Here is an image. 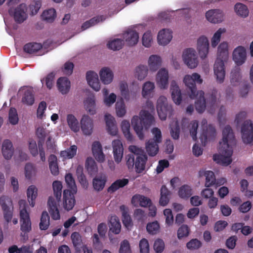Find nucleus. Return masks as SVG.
Listing matches in <instances>:
<instances>
[{"instance_id": "nucleus-12", "label": "nucleus", "mask_w": 253, "mask_h": 253, "mask_svg": "<svg viewBox=\"0 0 253 253\" xmlns=\"http://www.w3.org/2000/svg\"><path fill=\"white\" fill-rule=\"evenodd\" d=\"M184 63L191 69L196 68L198 64V60L195 50L193 48L185 49L182 55Z\"/></svg>"}, {"instance_id": "nucleus-55", "label": "nucleus", "mask_w": 253, "mask_h": 253, "mask_svg": "<svg viewBox=\"0 0 253 253\" xmlns=\"http://www.w3.org/2000/svg\"><path fill=\"white\" fill-rule=\"evenodd\" d=\"M160 225L157 221L149 222L146 226L147 232L151 235H156L160 231Z\"/></svg>"}, {"instance_id": "nucleus-1", "label": "nucleus", "mask_w": 253, "mask_h": 253, "mask_svg": "<svg viewBox=\"0 0 253 253\" xmlns=\"http://www.w3.org/2000/svg\"><path fill=\"white\" fill-rule=\"evenodd\" d=\"M183 82L187 86V91L191 99H196L195 108L199 113L204 112L207 107L209 111L213 114L218 106V91L216 89H212L206 94V99L204 97L205 93L202 90H197L196 82L202 84L203 82L201 76L198 73H193L191 76L186 75Z\"/></svg>"}, {"instance_id": "nucleus-9", "label": "nucleus", "mask_w": 253, "mask_h": 253, "mask_svg": "<svg viewBox=\"0 0 253 253\" xmlns=\"http://www.w3.org/2000/svg\"><path fill=\"white\" fill-rule=\"evenodd\" d=\"M242 138L246 144L253 145V123L251 120H246L241 126Z\"/></svg>"}, {"instance_id": "nucleus-54", "label": "nucleus", "mask_w": 253, "mask_h": 253, "mask_svg": "<svg viewBox=\"0 0 253 253\" xmlns=\"http://www.w3.org/2000/svg\"><path fill=\"white\" fill-rule=\"evenodd\" d=\"M121 128L126 138L128 140H131L132 139V135L130 132L129 122L126 120H124L121 124Z\"/></svg>"}, {"instance_id": "nucleus-45", "label": "nucleus", "mask_w": 253, "mask_h": 253, "mask_svg": "<svg viewBox=\"0 0 253 253\" xmlns=\"http://www.w3.org/2000/svg\"><path fill=\"white\" fill-rule=\"evenodd\" d=\"M234 9L237 15L246 17L249 14V10L247 6L241 3H237L234 6Z\"/></svg>"}, {"instance_id": "nucleus-64", "label": "nucleus", "mask_w": 253, "mask_h": 253, "mask_svg": "<svg viewBox=\"0 0 253 253\" xmlns=\"http://www.w3.org/2000/svg\"><path fill=\"white\" fill-rule=\"evenodd\" d=\"M231 82L232 83L238 82L241 79L240 68L238 67H235L231 73Z\"/></svg>"}, {"instance_id": "nucleus-3", "label": "nucleus", "mask_w": 253, "mask_h": 253, "mask_svg": "<svg viewBox=\"0 0 253 253\" xmlns=\"http://www.w3.org/2000/svg\"><path fill=\"white\" fill-rule=\"evenodd\" d=\"M228 58V43L221 42L218 47L217 57L214 64V73L216 81L219 83L224 82L225 71L224 62Z\"/></svg>"}, {"instance_id": "nucleus-60", "label": "nucleus", "mask_w": 253, "mask_h": 253, "mask_svg": "<svg viewBox=\"0 0 253 253\" xmlns=\"http://www.w3.org/2000/svg\"><path fill=\"white\" fill-rule=\"evenodd\" d=\"M71 238L74 246L76 248H80L82 244V237L79 233L73 232L71 236Z\"/></svg>"}, {"instance_id": "nucleus-23", "label": "nucleus", "mask_w": 253, "mask_h": 253, "mask_svg": "<svg viewBox=\"0 0 253 253\" xmlns=\"http://www.w3.org/2000/svg\"><path fill=\"white\" fill-rule=\"evenodd\" d=\"M105 121L108 132L112 135H116L118 132V128L114 118L110 114H106Z\"/></svg>"}, {"instance_id": "nucleus-37", "label": "nucleus", "mask_w": 253, "mask_h": 253, "mask_svg": "<svg viewBox=\"0 0 253 253\" xmlns=\"http://www.w3.org/2000/svg\"><path fill=\"white\" fill-rule=\"evenodd\" d=\"M22 102L23 104L30 106L34 103L35 96L32 89H28L25 91L22 98Z\"/></svg>"}, {"instance_id": "nucleus-46", "label": "nucleus", "mask_w": 253, "mask_h": 253, "mask_svg": "<svg viewBox=\"0 0 253 253\" xmlns=\"http://www.w3.org/2000/svg\"><path fill=\"white\" fill-rule=\"evenodd\" d=\"M148 71L147 66L140 65L135 69V77L140 81L143 80L147 76Z\"/></svg>"}, {"instance_id": "nucleus-58", "label": "nucleus", "mask_w": 253, "mask_h": 253, "mask_svg": "<svg viewBox=\"0 0 253 253\" xmlns=\"http://www.w3.org/2000/svg\"><path fill=\"white\" fill-rule=\"evenodd\" d=\"M216 183V179L214 173L211 170H208L206 176L205 186L210 187Z\"/></svg>"}, {"instance_id": "nucleus-21", "label": "nucleus", "mask_w": 253, "mask_h": 253, "mask_svg": "<svg viewBox=\"0 0 253 253\" xmlns=\"http://www.w3.org/2000/svg\"><path fill=\"white\" fill-rule=\"evenodd\" d=\"M206 17L209 22L218 23L222 21L223 13L219 9H211L206 12Z\"/></svg>"}, {"instance_id": "nucleus-43", "label": "nucleus", "mask_w": 253, "mask_h": 253, "mask_svg": "<svg viewBox=\"0 0 253 253\" xmlns=\"http://www.w3.org/2000/svg\"><path fill=\"white\" fill-rule=\"evenodd\" d=\"M68 124L73 131L77 132L80 130L79 122L76 118L72 114H69L67 117Z\"/></svg>"}, {"instance_id": "nucleus-22", "label": "nucleus", "mask_w": 253, "mask_h": 253, "mask_svg": "<svg viewBox=\"0 0 253 253\" xmlns=\"http://www.w3.org/2000/svg\"><path fill=\"white\" fill-rule=\"evenodd\" d=\"M172 38V31L167 29H163L161 30L157 36L158 43L162 45L168 44L170 42Z\"/></svg>"}, {"instance_id": "nucleus-40", "label": "nucleus", "mask_w": 253, "mask_h": 253, "mask_svg": "<svg viewBox=\"0 0 253 253\" xmlns=\"http://www.w3.org/2000/svg\"><path fill=\"white\" fill-rule=\"evenodd\" d=\"M85 110L90 114L94 115L96 113L95 97L93 95L87 97L84 101Z\"/></svg>"}, {"instance_id": "nucleus-63", "label": "nucleus", "mask_w": 253, "mask_h": 253, "mask_svg": "<svg viewBox=\"0 0 253 253\" xmlns=\"http://www.w3.org/2000/svg\"><path fill=\"white\" fill-rule=\"evenodd\" d=\"M152 41V36L151 32L147 31L142 37V42L143 45L146 47H149L151 45Z\"/></svg>"}, {"instance_id": "nucleus-29", "label": "nucleus", "mask_w": 253, "mask_h": 253, "mask_svg": "<svg viewBox=\"0 0 253 253\" xmlns=\"http://www.w3.org/2000/svg\"><path fill=\"white\" fill-rule=\"evenodd\" d=\"M70 86V81L66 77H60L57 81L58 89L62 94H66L69 92Z\"/></svg>"}, {"instance_id": "nucleus-48", "label": "nucleus", "mask_w": 253, "mask_h": 253, "mask_svg": "<svg viewBox=\"0 0 253 253\" xmlns=\"http://www.w3.org/2000/svg\"><path fill=\"white\" fill-rule=\"evenodd\" d=\"M135 200H137L139 202V205L142 207H149L152 205L151 200L143 195H135L133 196L131 202L133 203Z\"/></svg>"}, {"instance_id": "nucleus-41", "label": "nucleus", "mask_w": 253, "mask_h": 253, "mask_svg": "<svg viewBox=\"0 0 253 253\" xmlns=\"http://www.w3.org/2000/svg\"><path fill=\"white\" fill-rule=\"evenodd\" d=\"M85 168L88 173L91 175L95 174L98 170L96 164L92 158H87L85 162Z\"/></svg>"}, {"instance_id": "nucleus-30", "label": "nucleus", "mask_w": 253, "mask_h": 253, "mask_svg": "<svg viewBox=\"0 0 253 253\" xmlns=\"http://www.w3.org/2000/svg\"><path fill=\"white\" fill-rule=\"evenodd\" d=\"M14 148L12 142L8 139L5 140L2 145V153L4 158L9 160L13 155Z\"/></svg>"}, {"instance_id": "nucleus-49", "label": "nucleus", "mask_w": 253, "mask_h": 253, "mask_svg": "<svg viewBox=\"0 0 253 253\" xmlns=\"http://www.w3.org/2000/svg\"><path fill=\"white\" fill-rule=\"evenodd\" d=\"M77 149L76 145H72L67 150L61 151L60 156L64 159H71L76 155Z\"/></svg>"}, {"instance_id": "nucleus-7", "label": "nucleus", "mask_w": 253, "mask_h": 253, "mask_svg": "<svg viewBox=\"0 0 253 253\" xmlns=\"http://www.w3.org/2000/svg\"><path fill=\"white\" fill-rule=\"evenodd\" d=\"M152 132L154 136L146 142L145 149L150 156H155L159 151L158 144L162 141V133L160 129L157 127L153 128Z\"/></svg>"}, {"instance_id": "nucleus-47", "label": "nucleus", "mask_w": 253, "mask_h": 253, "mask_svg": "<svg viewBox=\"0 0 253 253\" xmlns=\"http://www.w3.org/2000/svg\"><path fill=\"white\" fill-rule=\"evenodd\" d=\"M56 11L54 8H50L44 11L42 15V19L47 22H52L56 17Z\"/></svg>"}, {"instance_id": "nucleus-18", "label": "nucleus", "mask_w": 253, "mask_h": 253, "mask_svg": "<svg viewBox=\"0 0 253 253\" xmlns=\"http://www.w3.org/2000/svg\"><path fill=\"white\" fill-rule=\"evenodd\" d=\"M233 59L239 66L242 65L246 59V51L244 47L239 46L233 52Z\"/></svg>"}, {"instance_id": "nucleus-62", "label": "nucleus", "mask_w": 253, "mask_h": 253, "mask_svg": "<svg viewBox=\"0 0 253 253\" xmlns=\"http://www.w3.org/2000/svg\"><path fill=\"white\" fill-rule=\"evenodd\" d=\"M9 121L12 125H16L18 122L17 110L14 108H10L9 111Z\"/></svg>"}, {"instance_id": "nucleus-34", "label": "nucleus", "mask_w": 253, "mask_h": 253, "mask_svg": "<svg viewBox=\"0 0 253 253\" xmlns=\"http://www.w3.org/2000/svg\"><path fill=\"white\" fill-rule=\"evenodd\" d=\"M120 211L122 213V221L124 225L128 228L132 225V219L128 213L127 209L125 205H122L120 207Z\"/></svg>"}, {"instance_id": "nucleus-35", "label": "nucleus", "mask_w": 253, "mask_h": 253, "mask_svg": "<svg viewBox=\"0 0 253 253\" xmlns=\"http://www.w3.org/2000/svg\"><path fill=\"white\" fill-rule=\"evenodd\" d=\"M155 84L151 82H147L143 85L142 95L143 97L148 98L153 95Z\"/></svg>"}, {"instance_id": "nucleus-26", "label": "nucleus", "mask_w": 253, "mask_h": 253, "mask_svg": "<svg viewBox=\"0 0 253 253\" xmlns=\"http://www.w3.org/2000/svg\"><path fill=\"white\" fill-rule=\"evenodd\" d=\"M123 38L128 45L133 46L138 42V33L134 30H128L123 34Z\"/></svg>"}, {"instance_id": "nucleus-11", "label": "nucleus", "mask_w": 253, "mask_h": 253, "mask_svg": "<svg viewBox=\"0 0 253 253\" xmlns=\"http://www.w3.org/2000/svg\"><path fill=\"white\" fill-rule=\"evenodd\" d=\"M0 204L3 212L4 218L8 223L12 219L13 206L11 199L7 196H2L0 198Z\"/></svg>"}, {"instance_id": "nucleus-51", "label": "nucleus", "mask_w": 253, "mask_h": 253, "mask_svg": "<svg viewBox=\"0 0 253 253\" xmlns=\"http://www.w3.org/2000/svg\"><path fill=\"white\" fill-rule=\"evenodd\" d=\"M52 187L54 192V195L57 201L60 202L61 201L62 184L59 181H54L52 183Z\"/></svg>"}, {"instance_id": "nucleus-25", "label": "nucleus", "mask_w": 253, "mask_h": 253, "mask_svg": "<svg viewBox=\"0 0 253 253\" xmlns=\"http://www.w3.org/2000/svg\"><path fill=\"white\" fill-rule=\"evenodd\" d=\"M93 156L97 161L102 163L105 160V155L102 151V145L99 141H95L92 145Z\"/></svg>"}, {"instance_id": "nucleus-31", "label": "nucleus", "mask_w": 253, "mask_h": 253, "mask_svg": "<svg viewBox=\"0 0 253 253\" xmlns=\"http://www.w3.org/2000/svg\"><path fill=\"white\" fill-rule=\"evenodd\" d=\"M162 60L160 56L157 55H152L148 60V65L150 70L152 71H157L161 66Z\"/></svg>"}, {"instance_id": "nucleus-59", "label": "nucleus", "mask_w": 253, "mask_h": 253, "mask_svg": "<svg viewBox=\"0 0 253 253\" xmlns=\"http://www.w3.org/2000/svg\"><path fill=\"white\" fill-rule=\"evenodd\" d=\"M225 32L224 29L219 28L213 35L211 39V46L215 47L219 43L221 34Z\"/></svg>"}, {"instance_id": "nucleus-52", "label": "nucleus", "mask_w": 253, "mask_h": 253, "mask_svg": "<svg viewBox=\"0 0 253 253\" xmlns=\"http://www.w3.org/2000/svg\"><path fill=\"white\" fill-rule=\"evenodd\" d=\"M49 216L46 211L42 212L39 224L40 228L42 230H46L49 225Z\"/></svg>"}, {"instance_id": "nucleus-44", "label": "nucleus", "mask_w": 253, "mask_h": 253, "mask_svg": "<svg viewBox=\"0 0 253 253\" xmlns=\"http://www.w3.org/2000/svg\"><path fill=\"white\" fill-rule=\"evenodd\" d=\"M104 19V17L102 15L94 17L89 20L86 21L84 23L82 26V30H85L87 28L97 24L100 21H103Z\"/></svg>"}, {"instance_id": "nucleus-15", "label": "nucleus", "mask_w": 253, "mask_h": 253, "mask_svg": "<svg viewBox=\"0 0 253 253\" xmlns=\"http://www.w3.org/2000/svg\"><path fill=\"white\" fill-rule=\"evenodd\" d=\"M157 84L161 89H166L168 86L169 73L165 68L160 69L156 78Z\"/></svg>"}, {"instance_id": "nucleus-6", "label": "nucleus", "mask_w": 253, "mask_h": 253, "mask_svg": "<svg viewBox=\"0 0 253 253\" xmlns=\"http://www.w3.org/2000/svg\"><path fill=\"white\" fill-rule=\"evenodd\" d=\"M128 149L130 152L136 154L134 167L135 171L138 173H142L145 170L147 161V156L144 150L134 145L130 146Z\"/></svg>"}, {"instance_id": "nucleus-36", "label": "nucleus", "mask_w": 253, "mask_h": 253, "mask_svg": "<svg viewBox=\"0 0 253 253\" xmlns=\"http://www.w3.org/2000/svg\"><path fill=\"white\" fill-rule=\"evenodd\" d=\"M128 179L126 178L120 179L114 182L111 186L108 188V191L109 192H114L119 188H123L128 183Z\"/></svg>"}, {"instance_id": "nucleus-2", "label": "nucleus", "mask_w": 253, "mask_h": 253, "mask_svg": "<svg viewBox=\"0 0 253 253\" xmlns=\"http://www.w3.org/2000/svg\"><path fill=\"white\" fill-rule=\"evenodd\" d=\"M222 135V141L219 142L220 154H214L213 159L218 164L227 166L232 162L233 150L231 145L235 144L236 140L233 130L229 125L225 126L223 129Z\"/></svg>"}, {"instance_id": "nucleus-50", "label": "nucleus", "mask_w": 253, "mask_h": 253, "mask_svg": "<svg viewBox=\"0 0 253 253\" xmlns=\"http://www.w3.org/2000/svg\"><path fill=\"white\" fill-rule=\"evenodd\" d=\"M124 42L123 40L120 39H114L108 42L107 46L108 48L113 50H119L122 49L124 45Z\"/></svg>"}, {"instance_id": "nucleus-56", "label": "nucleus", "mask_w": 253, "mask_h": 253, "mask_svg": "<svg viewBox=\"0 0 253 253\" xmlns=\"http://www.w3.org/2000/svg\"><path fill=\"white\" fill-rule=\"evenodd\" d=\"M65 179L68 187L70 189V190L72 192H74V193H76L77 188L75 180L72 174L70 173L66 174L65 177Z\"/></svg>"}, {"instance_id": "nucleus-13", "label": "nucleus", "mask_w": 253, "mask_h": 253, "mask_svg": "<svg viewBox=\"0 0 253 253\" xmlns=\"http://www.w3.org/2000/svg\"><path fill=\"white\" fill-rule=\"evenodd\" d=\"M26 6L24 4L18 5L12 12L11 9L9 11V14L12 15L15 21L19 24L23 23L27 18Z\"/></svg>"}, {"instance_id": "nucleus-27", "label": "nucleus", "mask_w": 253, "mask_h": 253, "mask_svg": "<svg viewBox=\"0 0 253 253\" xmlns=\"http://www.w3.org/2000/svg\"><path fill=\"white\" fill-rule=\"evenodd\" d=\"M48 211L51 218L53 220H58L60 218L56 202L52 197H49L47 202Z\"/></svg>"}, {"instance_id": "nucleus-14", "label": "nucleus", "mask_w": 253, "mask_h": 253, "mask_svg": "<svg viewBox=\"0 0 253 253\" xmlns=\"http://www.w3.org/2000/svg\"><path fill=\"white\" fill-rule=\"evenodd\" d=\"M75 193L71 191L69 189H66L63 191V207L68 211L72 210L75 205L76 201L74 197Z\"/></svg>"}, {"instance_id": "nucleus-39", "label": "nucleus", "mask_w": 253, "mask_h": 253, "mask_svg": "<svg viewBox=\"0 0 253 253\" xmlns=\"http://www.w3.org/2000/svg\"><path fill=\"white\" fill-rule=\"evenodd\" d=\"M42 45L37 42H29L26 44L23 47L24 51L29 54L37 53L42 48Z\"/></svg>"}, {"instance_id": "nucleus-10", "label": "nucleus", "mask_w": 253, "mask_h": 253, "mask_svg": "<svg viewBox=\"0 0 253 253\" xmlns=\"http://www.w3.org/2000/svg\"><path fill=\"white\" fill-rule=\"evenodd\" d=\"M202 124V131L200 136V139L202 144L205 146L208 140L210 141L215 138L216 130L214 127L211 125H209L208 126H204L205 124H207L206 120H203Z\"/></svg>"}, {"instance_id": "nucleus-32", "label": "nucleus", "mask_w": 253, "mask_h": 253, "mask_svg": "<svg viewBox=\"0 0 253 253\" xmlns=\"http://www.w3.org/2000/svg\"><path fill=\"white\" fill-rule=\"evenodd\" d=\"M48 162L51 174L55 176L59 174V168L56 156L51 154L48 158Z\"/></svg>"}, {"instance_id": "nucleus-38", "label": "nucleus", "mask_w": 253, "mask_h": 253, "mask_svg": "<svg viewBox=\"0 0 253 253\" xmlns=\"http://www.w3.org/2000/svg\"><path fill=\"white\" fill-rule=\"evenodd\" d=\"M27 195L30 205L33 207L38 195V189L34 185L30 186L27 189Z\"/></svg>"}, {"instance_id": "nucleus-16", "label": "nucleus", "mask_w": 253, "mask_h": 253, "mask_svg": "<svg viewBox=\"0 0 253 253\" xmlns=\"http://www.w3.org/2000/svg\"><path fill=\"white\" fill-rule=\"evenodd\" d=\"M209 41L207 37L202 36L197 41V49L202 59L207 57L209 52Z\"/></svg>"}, {"instance_id": "nucleus-42", "label": "nucleus", "mask_w": 253, "mask_h": 253, "mask_svg": "<svg viewBox=\"0 0 253 253\" xmlns=\"http://www.w3.org/2000/svg\"><path fill=\"white\" fill-rule=\"evenodd\" d=\"M106 182L105 176H96L93 179V186L95 190L101 191L104 187Z\"/></svg>"}, {"instance_id": "nucleus-17", "label": "nucleus", "mask_w": 253, "mask_h": 253, "mask_svg": "<svg viewBox=\"0 0 253 253\" xmlns=\"http://www.w3.org/2000/svg\"><path fill=\"white\" fill-rule=\"evenodd\" d=\"M113 153L115 162L119 164L122 160L124 153V148L121 141L119 139L114 140L112 142Z\"/></svg>"}, {"instance_id": "nucleus-28", "label": "nucleus", "mask_w": 253, "mask_h": 253, "mask_svg": "<svg viewBox=\"0 0 253 253\" xmlns=\"http://www.w3.org/2000/svg\"><path fill=\"white\" fill-rule=\"evenodd\" d=\"M100 78L102 83L105 84H110L113 79L114 74L108 67H104L99 72Z\"/></svg>"}, {"instance_id": "nucleus-57", "label": "nucleus", "mask_w": 253, "mask_h": 253, "mask_svg": "<svg viewBox=\"0 0 253 253\" xmlns=\"http://www.w3.org/2000/svg\"><path fill=\"white\" fill-rule=\"evenodd\" d=\"M116 110L117 115L119 117H122L126 114V106L122 99H121L120 101H118L116 102Z\"/></svg>"}, {"instance_id": "nucleus-20", "label": "nucleus", "mask_w": 253, "mask_h": 253, "mask_svg": "<svg viewBox=\"0 0 253 253\" xmlns=\"http://www.w3.org/2000/svg\"><path fill=\"white\" fill-rule=\"evenodd\" d=\"M93 122L87 115H84L81 120V129L84 135H90L93 129Z\"/></svg>"}, {"instance_id": "nucleus-19", "label": "nucleus", "mask_w": 253, "mask_h": 253, "mask_svg": "<svg viewBox=\"0 0 253 253\" xmlns=\"http://www.w3.org/2000/svg\"><path fill=\"white\" fill-rule=\"evenodd\" d=\"M86 79L89 86L95 91L100 89V83L97 73L94 71H89L86 74Z\"/></svg>"}, {"instance_id": "nucleus-53", "label": "nucleus", "mask_w": 253, "mask_h": 253, "mask_svg": "<svg viewBox=\"0 0 253 253\" xmlns=\"http://www.w3.org/2000/svg\"><path fill=\"white\" fill-rule=\"evenodd\" d=\"M192 194V190L190 186L187 185L182 186L178 191V195L183 199H187Z\"/></svg>"}, {"instance_id": "nucleus-61", "label": "nucleus", "mask_w": 253, "mask_h": 253, "mask_svg": "<svg viewBox=\"0 0 253 253\" xmlns=\"http://www.w3.org/2000/svg\"><path fill=\"white\" fill-rule=\"evenodd\" d=\"M136 154L133 153L126 156V165L129 169H133L135 167Z\"/></svg>"}, {"instance_id": "nucleus-8", "label": "nucleus", "mask_w": 253, "mask_h": 253, "mask_svg": "<svg viewBox=\"0 0 253 253\" xmlns=\"http://www.w3.org/2000/svg\"><path fill=\"white\" fill-rule=\"evenodd\" d=\"M157 110L161 120H166L168 116L170 117L173 114L172 106L168 104L167 98L164 96H161L158 98Z\"/></svg>"}, {"instance_id": "nucleus-24", "label": "nucleus", "mask_w": 253, "mask_h": 253, "mask_svg": "<svg viewBox=\"0 0 253 253\" xmlns=\"http://www.w3.org/2000/svg\"><path fill=\"white\" fill-rule=\"evenodd\" d=\"M170 91L173 102L176 104L179 105L182 101L181 92L175 81H172L171 82Z\"/></svg>"}, {"instance_id": "nucleus-5", "label": "nucleus", "mask_w": 253, "mask_h": 253, "mask_svg": "<svg viewBox=\"0 0 253 253\" xmlns=\"http://www.w3.org/2000/svg\"><path fill=\"white\" fill-rule=\"evenodd\" d=\"M20 209V230L21 231V236L24 241L28 239V233L32 230L31 221L29 213L28 212V207L26 201L24 200H20L18 202Z\"/></svg>"}, {"instance_id": "nucleus-33", "label": "nucleus", "mask_w": 253, "mask_h": 253, "mask_svg": "<svg viewBox=\"0 0 253 253\" xmlns=\"http://www.w3.org/2000/svg\"><path fill=\"white\" fill-rule=\"evenodd\" d=\"M110 231L115 234H118L121 229V225L119 218L116 216H111L109 220Z\"/></svg>"}, {"instance_id": "nucleus-4", "label": "nucleus", "mask_w": 253, "mask_h": 253, "mask_svg": "<svg viewBox=\"0 0 253 253\" xmlns=\"http://www.w3.org/2000/svg\"><path fill=\"white\" fill-rule=\"evenodd\" d=\"M140 117L134 116L131 120V125L140 139H144L143 127L148 129L154 121V117L146 110H141Z\"/></svg>"}]
</instances>
